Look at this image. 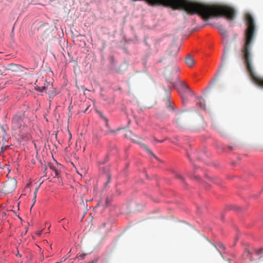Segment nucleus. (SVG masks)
Wrapping results in <instances>:
<instances>
[{
	"label": "nucleus",
	"instance_id": "f257e3e1",
	"mask_svg": "<svg viewBox=\"0 0 263 263\" xmlns=\"http://www.w3.org/2000/svg\"><path fill=\"white\" fill-rule=\"evenodd\" d=\"M247 28L245 32V43L241 50L242 58L253 82L259 86L263 87V78L258 77L253 71L251 65V44L255 34L254 20L250 13L245 15Z\"/></svg>",
	"mask_w": 263,
	"mask_h": 263
},
{
	"label": "nucleus",
	"instance_id": "f03ea898",
	"mask_svg": "<svg viewBox=\"0 0 263 263\" xmlns=\"http://www.w3.org/2000/svg\"><path fill=\"white\" fill-rule=\"evenodd\" d=\"M187 119L186 113L185 112H178L176 115L175 123L178 126H182Z\"/></svg>",
	"mask_w": 263,
	"mask_h": 263
},
{
	"label": "nucleus",
	"instance_id": "7ed1b4c3",
	"mask_svg": "<svg viewBox=\"0 0 263 263\" xmlns=\"http://www.w3.org/2000/svg\"><path fill=\"white\" fill-rule=\"evenodd\" d=\"M16 187V181L15 180L6 182L3 187V190L6 193H10L13 191Z\"/></svg>",
	"mask_w": 263,
	"mask_h": 263
},
{
	"label": "nucleus",
	"instance_id": "20e7f679",
	"mask_svg": "<svg viewBox=\"0 0 263 263\" xmlns=\"http://www.w3.org/2000/svg\"><path fill=\"white\" fill-rule=\"evenodd\" d=\"M21 68V66L19 65L11 63L7 66H5L0 64V74L3 75V73L1 72L2 69L10 70L12 71H16Z\"/></svg>",
	"mask_w": 263,
	"mask_h": 263
},
{
	"label": "nucleus",
	"instance_id": "39448f33",
	"mask_svg": "<svg viewBox=\"0 0 263 263\" xmlns=\"http://www.w3.org/2000/svg\"><path fill=\"white\" fill-rule=\"evenodd\" d=\"M125 136L126 138L130 139L133 142L135 143H139L141 137H138L133 133L131 130L126 131Z\"/></svg>",
	"mask_w": 263,
	"mask_h": 263
},
{
	"label": "nucleus",
	"instance_id": "423d86ee",
	"mask_svg": "<svg viewBox=\"0 0 263 263\" xmlns=\"http://www.w3.org/2000/svg\"><path fill=\"white\" fill-rule=\"evenodd\" d=\"M22 119L20 117L16 116L14 117L12 121V128L14 129L19 128L22 125Z\"/></svg>",
	"mask_w": 263,
	"mask_h": 263
},
{
	"label": "nucleus",
	"instance_id": "0eeeda50",
	"mask_svg": "<svg viewBox=\"0 0 263 263\" xmlns=\"http://www.w3.org/2000/svg\"><path fill=\"white\" fill-rule=\"evenodd\" d=\"M50 86V83L49 82H46V83H44L43 86H39L37 84H36L35 89L36 90L40 92H46V90H47L48 88Z\"/></svg>",
	"mask_w": 263,
	"mask_h": 263
},
{
	"label": "nucleus",
	"instance_id": "6e6552de",
	"mask_svg": "<svg viewBox=\"0 0 263 263\" xmlns=\"http://www.w3.org/2000/svg\"><path fill=\"white\" fill-rule=\"evenodd\" d=\"M179 51V48L177 46L171 47L168 51V55L170 57H175Z\"/></svg>",
	"mask_w": 263,
	"mask_h": 263
},
{
	"label": "nucleus",
	"instance_id": "1a4fd4ad",
	"mask_svg": "<svg viewBox=\"0 0 263 263\" xmlns=\"http://www.w3.org/2000/svg\"><path fill=\"white\" fill-rule=\"evenodd\" d=\"M185 63L187 66L192 67L195 64V61L190 54H188L185 59Z\"/></svg>",
	"mask_w": 263,
	"mask_h": 263
},
{
	"label": "nucleus",
	"instance_id": "9d476101",
	"mask_svg": "<svg viewBox=\"0 0 263 263\" xmlns=\"http://www.w3.org/2000/svg\"><path fill=\"white\" fill-rule=\"evenodd\" d=\"M217 29H218L219 31L220 32V34L223 36V37H227V31L225 29V28L221 25H219L217 26Z\"/></svg>",
	"mask_w": 263,
	"mask_h": 263
},
{
	"label": "nucleus",
	"instance_id": "9b49d317",
	"mask_svg": "<svg viewBox=\"0 0 263 263\" xmlns=\"http://www.w3.org/2000/svg\"><path fill=\"white\" fill-rule=\"evenodd\" d=\"M165 106L168 109L174 110L173 104H172L168 98H167L166 100Z\"/></svg>",
	"mask_w": 263,
	"mask_h": 263
},
{
	"label": "nucleus",
	"instance_id": "f8f14e48",
	"mask_svg": "<svg viewBox=\"0 0 263 263\" xmlns=\"http://www.w3.org/2000/svg\"><path fill=\"white\" fill-rule=\"evenodd\" d=\"M199 104L200 107L201 108H202L204 110L206 109L205 102H204V100H203L202 98L199 99Z\"/></svg>",
	"mask_w": 263,
	"mask_h": 263
},
{
	"label": "nucleus",
	"instance_id": "ddd939ff",
	"mask_svg": "<svg viewBox=\"0 0 263 263\" xmlns=\"http://www.w3.org/2000/svg\"><path fill=\"white\" fill-rule=\"evenodd\" d=\"M172 70H173L172 73L170 72V71H167L168 74L171 75L172 74H173L175 73H177L179 70V68L178 66H174L173 67Z\"/></svg>",
	"mask_w": 263,
	"mask_h": 263
},
{
	"label": "nucleus",
	"instance_id": "4468645a",
	"mask_svg": "<svg viewBox=\"0 0 263 263\" xmlns=\"http://www.w3.org/2000/svg\"><path fill=\"white\" fill-rule=\"evenodd\" d=\"M141 145L145 149V150H146L147 151V152L151 154L152 155H153L155 158H156V159H157V158L155 156V155L153 153V152L147 147V146L143 144V143H141Z\"/></svg>",
	"mask_w": 263,
	"mask_h": 263
},
{
	"label": "nucleus",
	"instance_id": "2eb2a0df",
	"mask_svg": "<svg viewBox=\"0 0 263 263\" xmlns=\"http://www.w3.org/2000/svg\"><path fill=\"white\" fill-rule=\"evenodd\" d=\"M40 185H39L38 186H37L34 192V198H33V200H34V202L31 206V208L33 206V205L34 204L35 202V198L36 197V194L38 192V190L39 189V187H40Z\"/></svg>",
	"mask_w": 263,
	"mask_h": 263
},
{
	"label": "nucleus",
	"instance_id": "dca6fc26",
	"mask_svg": "<svg viewBox=\"0 0 263 263\" xmlns=\"http://www.w3.org/2000/svg\"><path fill=\"white\" fill-rule=\"evenodd\" d=\"M116 133V130H112V129H108L106 131H105L104 134L105 135H108L109 134H115Z\"/></svg>",
	"mask_w": 263,
	"mask_h": 263
},
{
	"label": "nucleus",
	"instance_id": "f3484780",
	"mask_svg": "<svg viewBox=\"0 0 263 263\" xmlns=\"http://www.w3.org/2000/svg\"><path fill=\"white\" fill-rule=\"evenodd\" d=\"M101 118L104 120L105 123H106V126L107 127H108L109 128V124H108V120L107 119V118L106 117H105L104 116H103L102 115H100Z\"/></svg>",
	"mask_w": 263,
	"mask_h": 263
},
{
	"label": "nucleus",
	"instance_id": "a211bd4d",
	"mask_svg": "<svg viewBox=\"0 0 263 263\" xmlns=\"http://www.w3.org/2000/svg\"><path fill=\"white\" fill-rule=\"evenodd\" d=\"M52 169H53V171L54 173V177H58L59 176V171H58V170H57L56 168H54L53 167H52Z\"/></svg>",
	"mask_w": 263,
	"mask_h": 263
},
{
	"label": "nucleus",
	"instance_id": "6ab92c4d",
	"mask_svg": "<svg viewBox=\"0 0 263 263\" xmlns=\"http://www.w3.org/2000/svg\"><path fill=\"white\" fill-rule=\"evenodd\" d=\"M111 202V199L107 198L106 199V202H105L106 206L109 205L110 204Z\"/></svg>",
	"mask_w": 263,
	"mask_h": 263
},
{
	"label": "nucleus",
	"instance_id": "aec40b11",
	"mask_svg": "<svg viewBox=\"0 0 263 263\" xmlns=\"http://www.w3.org/2000/svg\"><path fill=\"white\" fill-rule=\"evenodd\" d=\"M106 177L107 178V182H106V184H108V183H109L110 181V179H111V176L109 174H107L106 175Z\"/></svg>",
	"mask_w": 263,
	"mask_h": 263
},
{
	"label": "nucleus",
	"instance_id": "412c9836",
	"mask_svg": "<svg viewBox=\"0 0 263 263\" xmlns=\"http://www.w3.org/2000/svg\"><path fill=\"white\" fill-rule=\"evenodd\" d=\"M99 259L98 258H95L93 259L92 260L88 262V263H97Z\"/></svg>",
	"mask_w": 263,
	"mask_h": 263
},
{
	"label": "nucleus",
	"instance_id": "4be33fe9",
	"mask_svg": "<svg viewBox=\"0 0 263 263\" xmlns=\"http://www.w3.org/2000/svg\"><path fill=\"white\" fill-rule=\"evenodd\" d=\"M176 177L177 178L180 179H181V180H182V179H183V178H182V177L181 176V175L180 174H176Z\"/></svg>",
	"mask_w": 263,
	"mask_h": 263
},
{
	"label": "nucleus",
	"instance_id": "5701e85b",
	"mask_svg": "<svg viewBox=\"0 0 263 263\" xmlns=\"http://www.w3.org/2000/svg\"><path fill=\"white\" fill-rule=\"evenodd\" d=\"M262 251V249H260V250L256 251V253L258 255H259L261 254Z\"/></svg>",
	"mask_w": 263,
	"mask_h": 263
},
{
	"label": "nucleus",
	"instance_id": "b1692460",
	"mask_svg": "<svg viewBox=\"0 0 263 263\" xmlns=\"http://www.w3.org/2000/svg\"><path fill=\"white\" fill-rule=\"evenodd\" d=\"M182 87H183V88L184 89H186V90H190V88H189L187 86H186V85H182Z\"/></svg>",
	"mask_w": 263,
	"mask_h": 263
},
{
	"label": "nucleus",
	"instance_id": "393cba45",
	"mask_svg": "<svg viewBox=\"0 0 263 263\" xmlns=\"http://www.w3.org/2000/svg\"><path fill=\"white\" fill-rule=\"evenodd\" d=\"M85 257V255L84 254H80L79 255V256H77V257H80L81 259H84Z\"/></svg>",
	"mask_w": 263,
	"mask_h": 263
},
{
	"label": "nucleus",
	"instance_id": "a878e982",
	"mask_svg": "<svg viewBox=\"0 0 263 263\" xmlns=\"http://www.w3.org/2000/svg\"><path fill=\"white\" fill-rule=\"evenodd\" d=\"M16 256H18V257H21V255L18 252L17 254H16Z\"/></svg>",
	"mask_w": 263,
	"mask_h": 263
},
{
	"label": "nucleus",
	"instance_id": "bb28decb",
	"mask_svg": "<svg viewBox=\"0 0 263 263\" xmlns=\"http://www.w3.org/2000/svg\"><path fill=\"white\" fill-rule=\"evenodd\" d=\"M218 252L219 253V254H220V255H221V252H220L219 251H218Z\"/></svg>",
	"mask_w": 263,
	"mask_h": 263
}]
</instances>
